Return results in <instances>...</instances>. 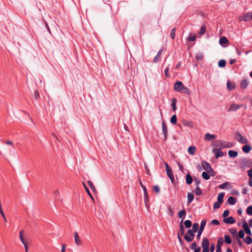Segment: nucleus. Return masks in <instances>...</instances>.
I'll use <instances>...</instances> for the list:
<instances>
[{"instance_id": "f257e3e1", "label": "nucleus", "mask_w": 252, "mask_h": 252, "mask_svg": "<svg viewBox=\"0 0 252 252\" xmlns=\"http://www.w3.org/2000/svg\"><path fill=\"white\" fill-rule=\"evenodd\" d=\"M233 145V144L231 142L224 141L221 140H217L213 143V146L214 147L221 148H231Z\"/></svg>"}, {"instance_id": "f03ea898", "label": "nucleus", "mask_w": 252, "mask_h": 252, "mask_svg": "<svg viewBox=\"0 0 252 252\" xmlns=\"http://www.w3.org/2000/svg\"><path fill=\"white\" fill-rule=\"evenodd\" d=\"M241 168L244 170L246 168L251 167L252 166V161L251 159L246 158H241L239 159Z\"/></svg>"}, {"instance_id": "7ed1b4c3", "label": "nucleus", "mask_w": 252, "mask_h": 252, "mask_svg": "<svg viewBox=\"0 0 252 252\" xmlns=\"http://www.w3.org/2000/svg\"><path fill=\"white\" fill-rule=\"evenodd\" d=\"M164 164L165 166L166 173L168 176V177L170 179L171 182L172 183H174L175 182V178L174 177L173 173L172 172V169L170 168V167L168 165V164L165 162H164Z\"/></svg>"}, {"instance_id": "20e7f679", "label": "nucleus", "mask_w": 252, "mask_h": 252, "mask_svg": "<svg viewBox=\"0 0 252 252\" xmlns=\"http://www.w3.org/2000/svg\"><path fill=\"white\" fill-rule=\"evenodd\" d=\"M252 19V11L245 13L243 16H239L238 21L239 22L245 21L248 22Z\"/></svg>"}, {"instance_id": "39448f33", "label": "nucleus", "mask_w": 252, "mask_h": 252, "mask_svg": "<svg viewBox=\"0 0 252 252\" xmlns=\"http://www.w3.org/2000/svg\"><path fill=\"white\" fill-rule=\"evenodd\" d=\"M194 233L195 232L191 229H188L187 231V234L184 235L185 240L188 242H191L195 236Z\"/></svg>"}, {"instance_id": "423d86ee", "label": "nucleus", "mask_w": 252, "mask_h": 252, "mask_svg": "<svg viewBox=\"0 0 252 252\" xmlns=\"http://www.w3.org/2000/svg\"><path fill=\"white\" fill-rule=\"evenodd\" d=\"M201 166L204 170L206 171L209 173L211 172L214 173V171L212 168L211 164L206 161L203 160L201 161Z\"/></svg>"}, {"instance_id": "0eeeda50", "label": "nucleus", "mask_w": 252, "mask_h": 252, "mask_svg": "<svg viewBox=\"0 0 252 252\" xmlns=\"http://www.w3.org/2000/svg\"><path fill=\"white\" fill-rule=\"evenodd\" d=\"M236 139L239 143L241 144H246L249 142L248 140L239 132H237L236 133Z\"/></svg>"}, {"instance_id": "6e6552de", "label": "nucleus", "mask_w": 252, "mask_h": 252, "mask_svg": "<svg viewBox=\"0 0 252 252\" xmlns=\"http://www.w3.org/2000/svg\"><path fill=\"white\" fill-rule=\"evenodd\" d=\"M206 222L207 221L206 220H202L201 221L200 228L197 231V239L198 240L200 239V236L203 231Z\"/></svg>"}, {"instance_id": "1a4fd4ad", "label": "nucleus", "mask_w": 252, "mask_h": 252, "mask_svg": "<svg viewBox=\"0 0 252 252\" xmlns=\"http://www.w3.org/2000/svg\"><path fill=\"white\" fill-rule=\"evenodd\" d=\"M184 86L182 82L177 81L174 85V89L176 92H182Z\"/></svg>"}, {"instance_id": "9d476101", "label": "nucleus", "mask_w": 252, "mask_h": 252, "mask_svg": "<svg viewBox=\"0 0 252 252\" xmlns=\"http://www.w3.org/2000/svg\"><path fill=\"white\" fill-rule=\"evenodd\" d=\"M162 132L164 136V140L165 141L167 138L168 131L165 122L163 121L162 123Z\"/></svg>"}, {"instance_id": "9b49d317", "label": "nucleus", "mask_w": 252, "mask_h": 252, "mask_svg": "<svg viewBox=\"0 0 252 252\" xmlns=\"http://www.w3.org/2000/svg\"><path fill=\"white\" fill-rule=\"evenodd\" d=\"M243 106L242 104H236L233 103L231 104L228 111H236L237 110Z\"/></svg>"}, {"instance_id": "f8f14e48", "label": "nucleus", "mask_w": 252, "mask_h": 252, "mask_svg": "<svg viewBox=\"0 0 252 252\" xmlns=\"http://www.w3.org/2000/svg\"><path fill=\"white\" fill-rule=\"evenodd\" d=\"M73 234L74 237V241L76 245L78 246L81 245L82 241L79 236L78 233L77 232H74Z\"/></svg>"}, {"instance_id": "ddd939ff", "label": "nucleus", "mask_w": 252, "mask_h": 252, "mask_svg": "<svg viewBox=\"0 0 252 252\" xmlns=\"http://www.w3.org/2000/svg\"><path fill=\"white\" fill-rule=\"evenodd\" d=\"M213 152L214 153L216 158L223 156V153L220 149H214Z\"/></svg>"}, {"instance_id": "4468645a", "label": "nucleus", "mask_w": 252, "mask_h": 252, "mask_svg": "<svg viewBox=\"0 0 252 252\" xmlns=\"http://www.w3.org/2000/svg\"><path fill=\"white\" fill-rule=\"evenodd\" d=\"M243 227L245 230V231L246 232V234L248 235H252V232L251 230L247 223V222L244 220L243 224Z\"/></svg>"}, {"instance_id": "2eb2a0df", "label": "nucleus", "mask_w": 252, "mask_h": 252, "mask_svg": "<svg viewBox=\"0 0 252 252\" xmlns=\"http://www.w3.org/2000/svg\"><path fill=\"white\" fill-rule=\"evenodd\" d=\"M209 242L206 238H204L202 239L201 247L203 249H209Z\"/></svg>"}, {"instance_id": "dca6fc26", "label": "nucleus", "mask_w": 252, "mask_h": 252, "mask_svg": "<svg viewBox=\"0 0 252 252\" xmlns=\"http://www.w3.org/2000/svg\"><path fill=\"white\" fill-rule=\"evenodd\" d=\"M23 233H24V230H21L20 231L19 238H20L21 241L24 245L25 248H26V247H28V243H27V242L25 240V239L24 238Z\"/></svg>"}, {"instance_id": "f3484780", "label": "nucleus", "mask_w": 252, "mask_h": 252, "mask_svg": "<svg viewBox=\"0 0 252 252\" xmlns=\"http://www.w3.org/2000/svg\"><path fill=\"white\" fill-rule=\"evenodd\" d=\"M184 220V218H182L181 221H180V224H179V228H180V230H179V234H180L181 235H184V233H185V228H184V226L183 225V220Z\"/></svg>"}, {"instance_id": "a211bd4d", "label": "nucleus", "mask_w": 252, "mask_h": 252, "mask_svg": "<svg viewBox=\"0 0 252 252\" xmlns=\"http://www.w3.org/2000/svg\"><path fill=\"white\" fill-rule=\"evenodd\" d=\"M223 221L224 223L227 224H233L236 222L235 220L232 217L224 218Z\"/></svg>"}, {"instance_id": "6ab92c4d", "label": "nucleus", "mask_w": 252, "mask_h": 252, "mask_svg": "<svg viewBox=\"0 0 252 252\" xmlns=\"http://www.w3.org/2000/svg\"><path fill=\"white\" fill-rule=\"evenodd\" d=\"M216 136L214 134H211L209 133H206L204 136V139L206 141H211L212 139H215Z\"/></svg>"}, {"instance_id": "aec40b11", "label": "nucleus", "mask_w": 252, "mask_h": 252, "mask_svg": "<svg viewBox=\"0 0 252 252\" xmlns=\"http://www.w3.org/2000/svg\"><path fill=\"white\" fill-rule=\"evenodd\" d=\"M249 85V81L247 79H243L241 83L240 87L241 88L244 89H246Z\"/></svg>"}, {"instance_id": "412c9836", "label": "nucleus", "mask_w": 252, "mask_h": 252, "mask_svg": "<svg viewBox=\"0 0 252 252\" xmlns=\"http://www.w3.org/2000/svg\"><path fill=\"white\" fill-rule=\"evenodd\" d=\"M228 156L231 158H234L237 157L238 152L235 151L230 150L228 152Z\"/></svg>"}, {"instance_id": "4be33fe9", "label": "nucleus", "mask_w": 252, "mask_h": 252, "mask_svg": "<svg viewBox=\"0 0 252 252\" xmlns=\"http://www.w3.org/2000/svg\"><path fill=\"white\" fill-rule=\"evenodd\" d=\"M252 148L250 145H246L242 147V151L245 153L248 154L251 150Z\"/></svg>"}, {"instance_id": "5701e85b", "label": "nucleus", "mask_w": 252, "mask_h": 252, "mask_svg": "<svg viewBox=\"0 0 252 252\" xmlns=\"http://www.w3.org/2000/svg\"><path fill=\"white\" fill-rule=\"evenodd\" d=\"M228 42V40L224 36H222L219 40L220 44L223 46L224 44H226Z\"/></svg>"}, {"instance_id": "b1692460", "label": "nucleus", "mask_w": 252, "mask_h": 252, "mask_svg": "<svg viewBox=\"0 0 252 252\" xmlns=\"http://www.w3.org/2000/svg\"><path fill=\"white\" fill-rule=\"evenodd\" d=\"M186 184L188 185H190L192 183V178L191 176L190 175V174H188L186 175Z\"/></svg>"}, {"instance_id": "393cba45", "label": "nucleus", "mask_w": 252, "mask_h": 252, "mask_svg": "<svg viewBox=\"0 0 252 252\" xmlns=\"http://www.w3.org/2000/svg\"><path fill=\"white\" fill-rule=\"evenodd\" d=\"M187 197H188L187 203L188 204H189L191 203V202L193 201V198H194V195L192 193L189 192V193H188Z\"/></svg>"}, {"instance_id": "a878e982", "label": "nucleus", "mask_w": 252, "mask_h": 252, "mask_svg": "<svg viewBox=\"0 0 252 252\" xmlns=\"http://www.w3.org/2000/svg\"><path fill=\"white\" fill-rule=\"evenodd\" d=\"M225 193L224 192H221L220 193L217 197L218 202L219 203H222L223 201V197L224 196Z\"/></svg>"}, {"instance_id": "bb28decb", "label": "nucleus", "mask_w": 252, "mask_h": 252, "mask_svg": "<svg viewBox=\"0 0 252 252\" xmlns=\"http://www.w3.org/2000/svg\"><path fill=\"white\" fill-rule=\"evenodd\" d=\"M228 202L230 205H234L236 203V199L233 196H230L228 198Z\"/></svg>"}, {"instance_id": "cd10ccee", "label": "nucleus", "mask_w": 252, "mask_h": 252, "mask_svg": "<svg viewBox=\"0 0 252 252\" xmlns=\"http://www.w3.org/2000/svg\"><path fill=\"white\" fill-rule=\"evenodd\" d=\"M196 148L194 146H190L188 148V152L189 154L193 155L194 154Z\"/></svg>"}, {"instance_id": "c85d7f7f", "label": "nucleus", "mask_w": 252, "mask_h": 252, "mask_svg": "<svg viewBox=\"0 0 252 252\" xmlns=\"http://www.w3.org/2000/svg\"><path fill=\"white\" fill-rule=\"evenodd\" d=\"M218 65L220 67H224L226 65V61L224 60H220L218 63Z\"/></svg>"}, {"instance_id": "c756f323", "label": "nucleus", "mask_w": 252, "mask_h": 252, "mask_svg": "<svg viewBox=\"0 0 252 252\" xmlns=\"http://www.w3.org/2000/svg\"><path fill=\"white\" fill-rule=\"evenodd\" d=\"M229 232L234 236H237V231L235 228H230L229 229Z\"/></svg>"}, {"instance_id": "7c9ffc66", "label": "nucleus", "mask_w": 252, "mask_h": 252, "mask_svg": "<svg viewBox=\"0 0 252 252\" xmlns=\"http://www.w3.org/2000/svg\"><path fill=\"white\" fill-rule=\"evenodd\" d=\"M176 102H177V99L176 98H174L172 99L171 105H172V109L174 111H175L177 109L176 106Z\"/></svg>"}, {"instance_id": "2f4dec72", "label": "nucleus", "mask_w": 252, "mask_h": 252, "mask_svg": "<svg viewBox=\"0 0 252 252\" xmlns=\"http://www.w3.org/2000/svg\"><path fill=\"white\" fill-rule=\"evenodd\" d=\"M186 211L185 210H182L181 211H180L179 213H178V217L179 218H184L185 217V216H186Z\"/></svg>"}, {"instance_id": "473e14b6", "label": "nucleus", "mask_w": 252, "mask_h": 252, "mask_svg": "<svg viewBox=\"0 0 252 252\" xmlns=\"http://www.w3.org/2000/svg\"><path fill=\"white\" fill-rule=\"evenodd\" d=\"M184 224L186 228H189L191 226L192 222L190 220H186L184 222Z\"/></svg>"}, {"instance_id": "72a5a7b5", "label": "nucleus", "mask_w": 252, "mask_h": 252, "mask_svg": "<svg viewBox=\"0 0 252 252\" xmlns=\"http://www.w3.org/2000/svg\"><path fill=\"white\" fill-rule=\"evenodd\" d=\"M177 116L176 115H173L170 118V122L173 125H175L177 123Z\"/></svg>"}, {"instance_id": "f704fd0d", "label": "nucleus", "mask_w": 252, "mask_h": 252, "mask_svg": "<svg viewBox=\"0 0 252 252\" xmlns=\"http://www.w3.org/2000/svg\"><path fill=\"white\" fill-rule=\"evenodd\" d=\"M244 242L246 243L248 245H250L252 243V239L250 236H247L245 239H244Z\"/></svg>"}, {"instance_id": "c9c22d12", "label": "nucleus", "mask_w": 252, "mask_h": 252, "mask_svg": "<svg viewBox=\"0 0 252 252\" xmlns=\"http://www.w3.org/2000/svg\"><path fill=\"white\" fill-rule=\"evenodd\" d=\"M207 172H203L202 173V178L205 180H209L210 179V175Z\"/></svg>"}, {"instance_id": "e433bc0d", "label": "nucleus", "mask_w": 252, "mask_h": 252, "mask_svg": "<svg viewBox=\"0 0 252 252\" xmlns=\"http://www.w3.org/2000/svg\"><path fill=\"white\" fill-rule=\"evenodd\" d=\"M199 229V224L197 223H194L192 225V229H191L195 233H196Z\"/></svg>"}, {"instance_id": "4c0bfd02", "label": "nucleus", "mask_w": 252, "mask_h": 252, "mask_svg": "<svg viewBox=\"0 0 252 252\" xmlns=\"http://www.w3.org/2000/svg\"><path fill=\"white\" fill-rule=\"evenodd\" d=\"M229 185V182H225L223 183H222V184L220 185L219 186V188L220 189H225L227 186H228V185Z\"/></svg>"}, {"instance_id": "58836bf2", "label": "nucleus", "mask_w": 252, "mask_h": 252, "mask_svg": "<svg viewBox=\"0 0 252 252\" xmlns=\"http://www.w3.org/2000/svg\"><path fill=\"white\" fill-rule=\"evenodd\" d=\"M224 241L227 244H230L232 242L231 239L228 235L224 236Z\"/></svg>"}, {"instance_id": "ea45409f", "label": "nucleus", "mask_w": 252, "mask_h": 252, "mask_svg": "<svg viewBox=\"0 0 252 252\" xmlns=\"http://www.w3.org/2000/svg\"><path fill=\"white\" fill-rule=\"evenodd\" d=\"M176 28H173L170 32V36L172 39H174L175 37Z\"/></svg>"}, {"instance_id": "a19ab883", "label": "nucleus", "mask_w": 252, "mask_h": 252, "mask_svg": "<svg viewBox=\"0 0 252 252\" xmlns=\"http://www.w3.org/2000/svg\"><path fill=\"white\" fill-rule=\"evenodd\" d=\"M88 184L89 187H90V188L93 191H96V189L95 188V187L94 186L93 183L91 181H88Z\"/></svg>"}, {"instance_id": "79ce46f5", "label": "nucleus", "mask_w": 252, "mask_h": 252, "mask_svg": "<svg viewBox=\"0 0 252 252\" xmlns=\"http://www.w3.org/2000/svg\"><path fill=\"white\" fill-rule=\"evenodd\" d=\"M227 87L228 89L231 90L235 88V86L232 84L231 81H228L227 82Z\"/></svg>"}, {"instance_id": "37998d69", "label": "nucleus", "mask_w": 252, "mask_h": 252, "mask_svg": "<svg viewBox=\"0 0 252 252\" xmlns=\"http://www.w3.org/2000/svg\"><path fill=\"white\" fill-rule=\"evenodd\" d=\"M245 236V233L243 230H241L238 233V238H243Z\"/></svg>"}, {"instance_id": "c03bdc74", "label": "nucleus", "mask_w": 252, "mask_h": 252, "mask_svg": "<svg viewBox=\"0 0 252 252\" xmlns=\"http://www.w3.org/2000/svg\"><path fill=\"white\" fill-rule=\"evenodd\" d=\"M246 212L247 213L250 215V216H252V206H249V207H247V209H246Z\"/></svg>"}, {"instance_id": "a18cd8bd", "label": "nucleus", "mask_w": 252, "mask_h": 252, "mask_svg": "<svg viewBox=\"0 0 252 252\" xmlns=\"http://www.w3.org/2000/svg\"><path fill=\"white\" fill-rule=\"evenodd\" d=\"M140 184H141L142 188V189H143L144 194V197L145 198H147V197H148V193H147V189H146L145 186H143L141 182H140Z\"/></svg>"}, {"instance_id": "49530a36", "label": "nucleus", "mask_w": 252, "mask_h": 252, "mask_svg": "<svg viewBox=\"0 0 252 252\" xmlns=\"http://www.w3.org/2000/svg\"><path fill=\"white\" fill-rule=\"evenodd\" d=\"M203 56L202 53H198L195 56V59L197 61H201L203 59Z\"/></svg>"}, {"instance_id": "de8ad7c7", "label": "nucleus", "mask_w": 252, "mask_h": 252, "mask_svg": "<svg viewBox=\"0 0 252 252\" xmlns=\"http://www.w3.org/2000/svg\"><path fill=\"white\" fill-rule=\"evenodd\" d=\"M188 41H194L196 40V36L195 35H191L190 34L189 36L187 38Z\"/></svg>"}, {"instance_id": "09e8293b", "label": "nucleus", "mask_w": 252, "mask_h": 252, "mask_svg": "<svg viewBox=\"0 0 252 252\" xmlns=\"http://www.w3.org/2000/svg\"><path fill=\"white\" fill-rule=\"evenodd\" d=\"M223 243V240L222 238L220 237L218 240L217 246H219V247H220V246L222 245Z\"/></svg>"}, {"instance_id": "8fccbe9b", "label": "nucleus", "mask_w": 252, "mask_h": 252, "mask_svg": "<svg viewBox=\"0 0 252 252\" xmlns=\"http://www.w3.org/2000/svg\"><path fill=\"white\" fill-rule=\"evenodd\" d=\"M195 192L196 195H200L202 193V191L199 186L196 187Z\"/></svg>"}, {"instance_id": "3c124183", "label": "nucleus", "mask_w": 252, "mask_h": 252, "mask_svg": "<svg viewBox=\"0 0 252 252\" xmlns=\"http://www.w3.org/2000/svg\"><path fill=\"white\" fill-rule=\"evenodd\" d=\"M83 185H84V187L85 189V190L86 191H87V193L88 194V195H89V196L92 199H93V196L92 195V194L91 193L88 188L85 185V184L84 183H83Z\"/></svg>"}, {"instance_id": "603ef678", "label": "nucleus", "mask_w": 252, "mask_h": 252, "mask_svg": "<svg viewBox=\"0 0 252 252\" xmlns=\"http://www.w3.org/2000/svg\"><path fill=\"white\" fill-rule=\"evenodd\" d=\"M167 208H168V214L170 215V216H172L174 215V213L173 209L170 206H168Z\"/></svg>"}, {"instance_id": "864d4df0", "label": "nucleus", "mask_w": 252, "mask_h": 252, "mask_svg": "<svg viewBox=\"0 0 252 252\" xmlns=\"http://www.w3.org/2000/svg\"><path fill=\"white\" fill-rule=\"evenodd\" d=\"M205 31H206V27H205V26H203L201 28V29H200L199 32V34L200 35H203V34H204L205 33Z\"/></svg>"}, {"instance_id": "5fc2aeb1", "label": "nucleus", "mask_w": 252, "mask_h": 252, "mask_svg": "<svg viewBox=\"0 0 252 252\" xmlns=\"http://www.w3.org/2000/svg\"><path fill=\"white\" fill-rule=\"evenodd\" d=\"M169 66H167L165 70H164V74L165 75V76L167 77V78H169L170 77V75L168 73V72H169Z\"/></svg>"}, {"instance_id": "6e6d98bb", "label": "nucleus", "mask_w": 252, "mask_h": 252, "mask_svg": "<svg viewBox=\"0 0 252 252\" xmlns=\"http://www.w3.org/2000/svg\"><path fill=\"white\" fill-rule=\"evenodd\" d=\"M221 203H219V202H216L214 203L213 205L214 209H219L220 207V204Z\"/></svg>"}, {"instance_id": "4d7b16f0", "label": "nucleus", "mask_w": 252, "mask_h": 252, "mask_svg": "<svg viewBox=\"0 0 252 252\" xmlns=\"http://www.w3.org/2000/svg\"><path fill=\"white\" fill-rule=\"evenodd\" d=\"M183 93H186L187 94H190V90L187 87H186L184 86V88H183Z\"/></svg>"}, {"instance_id": "13d9d810", "label": "nucleus", "mask_w": 252, "mask_h": 252, "mask_svg": "<svg viewBox=\"0 0 252 252\" xmlns=\"http://www.w3.org/2000/svg\"><path fill=\"white\" fill-rule=\"evenodd\" d=\"M154 191L157 193H159L160 192L159 188L158 186H155L153 188Z\"/></svg>"}, {"instance_id": "bf43d9fd", "label": "nucleus", "mask_w": 252, "mask_h": 252, "mask_svg": "<svg viewBox=\"0 0 252 252\" xmlns=\"http://www.w3.org/2000/svg\"><path fill=\"white\" fill-rule=\"evenodd\" d=\"M229 210H225L224 211V212L223 213L222 217L223 218H226V217H227L229 215Z\"/></svg>"}, {"instance_id": "052dcab7", "label": "nucleus", "mask_w": 252, "mask_h": 252, "mask_svg": "<svg viewBox=\"0 0 252 252\" xmlns=\"http://www.w3.org/2000/svg\"><path fill=\"white\" fill-rule=\"evenodd\" d=\"M160 56L157 54L154 58L153 62L156 63L158 61L160 60Z\"/></svg>"}, {"instance_id": "680f3d73", "label": "nucleus", "mask_w": 252, "mask_h": 252, "mask_svg": "<svg viewBox=\"0 0 252 252\" xmlns=\"http://www.w3.org/2000/svg\"><path fill=\"white\" fill-rule=\"evenodd\" d=\"M248 175L251 180H252V168L248 171Z\"/></svg>"}, {"instance_id": "e2e57ef3", "label": "nucleus", "mask_w": 252, "mask_h": 252, "mask_svg": "<svg viewBox=\"0 0 252 252\" xmlns=\"http://www.w3.org/2000/svg\"><path fill=\"white\" fill-rule=\"evenodd\" d=\"M184 125L186 126H189L191 127L192 125V123L191 122L186 121L184 123Z\"/></svg>"}, {"instance_id": "0e129e2a", "label": "nucleus", "mask_w": 252, "mask_h": 252, "mask_svg": "<svg viewBox=\"0 0 252 252\" xmlns=\"http://www.w3.org/2000/svg\"><path fill=\"white\" fill-rule=\"evenodd\" d=\"M215 244H212L210 246L209 250L211 252H214L215 251Z\"/></svg>"}, {"instance_id": "69168bd1", "label": "nucleus", "mask_w": 252, "mask_h": 252, "mask_svg": "<svg viewBox=\"0 0 252 252\" xmlns=\"http://www.w3.org/2000/svg\"><path fill=\"white\" fill-rule=\"evenodd\" d=\"M211 223L212 224H215V225H219L220 224L219 221L218 220H213L211 221Z\"/></svg>"}, {"instance_id": "338daca9", "label": "nucleus", "mask_w": 252, "mask_h": 252, "mask_svg": "<svg viewBox=\"0 0 252 252\" xmlns=\"http://www.w3.org/2000/svg\"><path fill=\"white\" fill-rule=\"evenodd\" d=\"M196 246H197L196 243H193L191 245L190 248H191V250H193L194 249H197Z\"/></svg>"}, {"instance_id": "774afa93", "label": "nucleus", "mask_w": 252, "mask_h": 252, "mask_svg": "<svg viewBox=\"0 0 252 252\" xmlns=\"http://www.w3.org/2000/svg\"><path fill=\"white\" fill-rule=\"evenodd\" d=\"M34 96L35 98L36 99H38V98L39 97V94L38 91H36L34 92Z\"/></svg>"}]
</instances>
